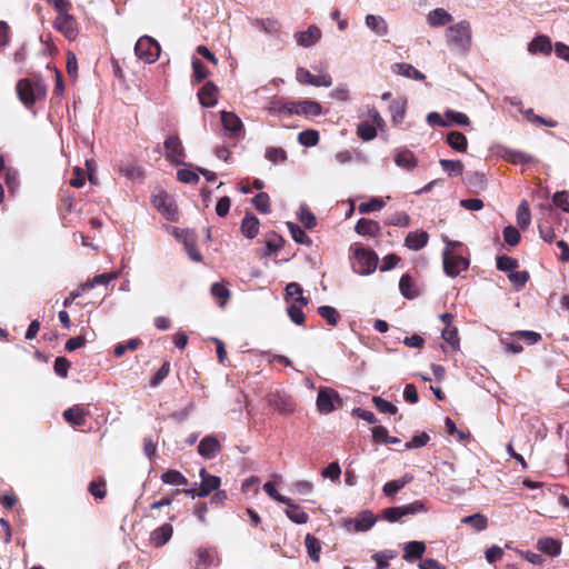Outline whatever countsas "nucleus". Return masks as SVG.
Segmentation results:
<instances>
[{
    "mask_svg": "<svg viewBox=\"0 0 569 569\" xmlns=\"http://www.w3.org/2000/svg\"><path fill=\"white\" fill-rule=\"evenodd\" d=\"M16 91L20 102L27 109H31L38 100L46 99L48 87L40 76L33 74L18 80Z\"/></svg>",
    "mask_w": 569,
    "mask_h": 569,
    "instance_id": "f257e3e1",
    "label": "nucleus"
},
{
    "mask_svg": "<svg viewBox=\"0 0 569 569\" xmlns=\"http://www.w3.org/2000/svg\"><path fill=\"white\" fill-rule=\"evenodd\" d=\"M447 43L459 52H467L471 47L472 33L470 23L466 20L450 26L446 30Z\"/></svg>",
    "mask_w": 569,
    "mask_h": 569,
    "instance_id": "f03ea898",
    "label": "nucleus"
},
{
    "mask_svg": "<svg viewBox=\"0 0 569 569\" xmlns=\"http://www.w3.org/2000/svg\"><path fill=\"white\" fill-rule=\"evenodd\" d=\"M355 261L352 263L353 271L359 274H370L378 266V256L375 251L366 249L357 243L351 246Z\"/></svg>",
    "mask_w": 569,
    "mask_h": 569,
    "instance_id": "7ed1b4c3",
    "label": "nucleus"
},
{
    "mask_svg": "<svg viewBox=\"0 0 569 569\" xmlns=\"http://www.w3.org/2000/svg\"><path fill=\"white\" fill-rule=\"evenodd\" d=\"M199 476L201 479L199 488H190V489H177L174 491V495H178L180 492H183L184 495L189 497H208L211 492L219 489L221 485V479L218 476L210 475L206 468H201L199 471Z\"/></svg>",
    "mask_w": 569,
    "mask_h": 569,
    "instance_id": "20e7f679",
    "label": "nucleus"
},
{
    "mask_svg": "<svg viewBox=\"0 0 569 569\" xmlns=\"http://www.w3.org/2000/svg\"><path fill=\"white\" fill-rule=\"evenodd\" d=\"M136 56L146 63H153L159 59L161 48L158 41L149 36H142L134 46Z\"/></svg>",
    "mask_w": 569,
    "mask_h": 569,
    "instance_id": "39448f33",
    "label": "nucleus"
},
{
    "mask_svg": "<svg viewBox=\"0 0 569 569\" xmlns=\"http://www.w3.org/2000/svg\"><path fill=\"white\" fill-rule=\"evenodd\" d=\"M151 203L167 220L178 221V207L167 191L159 190L154 193L151 197Z\"/></svg>",
    "mask_w": 569,
    "mask_h": 569,
    "instance_id": "423d86ee",
    "label": "nucleus"
},
{
    "mask_svg": "<svg viewBox=\"0 0 569 569\" xmlns=\"http://www.w3.org/2000/svg\"><path fill=\"white\" fill-rule=\"evenodd\" d=\"M426 511L425 503L416 500L410 505L390 507L382 510V518L389 522L399 521L402 517Z\"/></svg>",
    "mask_w": 569,
    "mask_h": 569,
    "instance_id": "0eeeda50",
    "label": "nucleus"
},
{
    "mask_svg": "<svg viewBox=\"0 0 569 569\" xmlns=\"http://www.w3.org/2000/svg\"><path fill=\"white\" fill-rule=\"evenodd\" d=\"M166 159L174 164H184L186 152L180 138L177 134L169 136L164 140Z\"/></svg>",
    "mask_w": 569,
    "mask_h": 569,
    "instance_id": "6e6552de",
    "label": "nucleus"
},
{
    "mask_svg": "<svg viewBox=\"0 0 569 569\" xmlns=\"http://www.w3.org/2000/svg\"><path fill=\"white\" fill-rule=\"evenodd\" d=\"M443 270L450 277L458 276L461 271L467 270L469 260L462 256L451 254L448 250L442 253Z\"/></svg>",
    "mask_w": 569,
    "mask_h": 569,
    "instance_id": "1a4fd4ad",
    "label": "nucleus"
},
{
    "mask_svg": "<svg viewBox=\"0 0 569 569\" xmlns=\"http://www.w3.org/2000/svg\"><path fill=\"white\" fill-rule=\"evenodd\" d=\"M335 401H340L339 393L332 388H320L317 396V408L321 413L332 412L335 407Z\"/></svg>",
    "mask_w": 569,
    "mask_h": 569,
    "instance_id": "9d476101",
    "label": "nucleus"
},
{
    "mask_svg": "<svg viewBox=\"0 0 569 569\" xmlns=\"http://www.w3.org/2000/svg\"><path fill=\"white\" fill-rule=\"evenodd\" d=\"M54 28L64 34L69 40H74L78 36L77 21L71 14H58L54 20Z\"/></svg>",
    "mask_w": 569,
    "mask_h": 569,
    "instance_id": "9b49d317",
    "label": "nucleus"
},
{
    "mask_svg": "<svg viewBox=\"0 0 569 569\" xmlns=\"http://www.w3.org/2000/svg\"><path fill=\"white\" fill-rule=\"evenodd\" d=\"M322 112V107L320 103L311 100L297 101L291 102L290 114L298 116H320Z\"/></svg>",
    "mask_w": 569,
    "mask_h": 569,
    "instance_id": "f8f14e48",
    "label": "nucleus"
},
{
    "mask_svg": "<svg viewBox=\"0 0 569 569\" xmlns=\"http://www.w3.org/2000/svg\"><path fill=\"white\" fill-rule=\"evenodd\" d=\"M221 123L231 138L238 137L243 130L242 121L234 112L222 111Z\"/></svg>",
    "mask_w": 569,
    "mask_h": 569,
    "instance_id": "ddd939ff",
    "label": "nucleus"
},
{
    "mask_svg": "<svg viewBox=\"0 0 569 569\" xmlns=\"http://www.w3.org/2000/svg\"><path fill=\"white\" fill-rule=\"evenodd\" d=\"M218 87L212 82H206L198 92V99L202 107L211 108L218 102Z\"/></svg>",
    "mask_w": 569,
    "mask_h": 569,
    "instance_id": "4468645a",
    "label": "nucleus"
},
{
    "mask_svg": "<svg viewBox=\"0 0 569 569\" xmlns=\"http://www.w3.org/2000/svg\"><path fill=\"white\" fill-rule=\"evenodd\" d=\"M221 450V445L214 436H206L198 445V452L206 459H212Z\"/></svg>",
    "mask_w": 569,
    "mask_h": 569,
    "instance_id": "2eb2a0df",
    "label": "nucleus"
},
{
    "mask_svg": "<svg viewBox=\"0 0 569 569\" xmlns=\"http://www.w3.org/2000/svg\"><path fill=\"white\" fill-rule=\"evenodd\" d=\"M266 248L259 251L260 257H270L277 254L278 251L283 247L284 239L274 231H271L264 237Z\"/></svg>",
    "mask_w": 569,
    "mask_h": 569,
    "instance_id": "dca6fc26",
    "label": "nucleus"
},
{
    "mask_svg": "<svg viewBox=\"0 0 569 569\" xmlns=\"http://www.w3.org/2000/svg\"><path fill=\"white\" fill-rule=\"evenodd\" d=\"M355 231L363 237L376 238L380 234L381 227L379 222L375 220L361 218L356 223Z\"/></svg>",
    "mask_w": 569,
    "mask_h": 569,
    "instance_id": "f3484780",
    "label": "nucleus"
},
{
    "mask_svg": "<svg viewBox=\"0 0 569 569\" xmlns=\"http://www.w3.org/2000/svg\"><path fill=\"white\" fill-rule=\"evenodd\" d=\"M89 411L81 406H73L63 411L64 420L72 426H83Z\"/></svg>",
    "mask_w": 569,
    "mask_h": 569,
    "instance_id": "a211bd4d",
    "label": "nucleus"
},
{
    "mask_svg": "<svg viewBox=\"0 0 569 569\" xmlns=\"http://www.w3.org/2000/svg\"><path fill=\"white\" fill-rule=\"evenodd\" d=\"M296 40L298 44L302 47H311L317 43L321 38V31L316 26H310L306 31L296 33Z\"/></svg>",
    "mask_w": 569,
    "mask_h": 569,
    "instance_id": "6ab92c4d",
    "label": "nucleus"
},
{
    "mask_svg": "<svg viewBox=\"0 0 569 569\" xmlns=\"http://www.w3.org/2000/svg\"><path fill=\"white\" fill-rule=\"evenodd\" d=\"M173 528L170 523H164L151 532L150 540L154 547L164 546L172 537Z\"/></svg>",
    "mask_w": 569,
    "mask_h": 569,
    "instance_id": "aec40b11",
    "label": "nucleus"
},
{
    "mask_svg": "<svg viewBox=\"0 0 569 569\" xmlns=\"http://www.w3.org/2000/svg\"><path fill=\"white\" fill-rule=\"evenodd\" d=\"M428 240H429V236L426 231H423V230L415 231V232H409L407 234V237L405 239V244L410 250L418 251L427 246Z\"/></svg>",
    "mask_w": 569,
    "mask_h": 569,
    "instance_id": "412c9836",
    "label": "nucleus"
},
{
    "mask_svg": "<svg viewBox=\"0 0 569 569\" xmlns=\"http://www.w3.org/2000/svg\"><path fill=\"white\" fill-rule=\"evenodd\" d=\"M218 552L216 548L212 547H201L197 551V568L198 569H208L213 565L214 559L217 558Z\"/></svg>",
    "mask_w": 569,
    "mask_h": 569,
    "instance_id": "4be33fe9",
    "label": "nucleus"
},
{
    "mask_svg": "<svg viewBox=\"0 0 569 569\" xmlns=\"http://www.w3.org/2000/svg\"><path fill=\"white\" fill-rule=\"evenodd\" d=\"M426 551V545L422 541H409L403 547V559L415 561L421 559Z\"/></svg>",
    "mask_w": 569,
    "mask_h": 569,
    "instance_id": "5701e85b",
    "label": "nucleus"
},
{
    "mask_svg": "<svg viewBox=\"0 0 569 569\" xmlns=\"http://www.w3.org/2000/svg\"><path fill=\"white\" fill-rule=\"evenodd\" d=\"M259 219L252 213H246L241 221V232L248 239H253L259 232Z\"/></svg>",
    "mask_w": 569,
    "mask_h": 569,
    "instance_id": "b1692460",
    "label": "nucleus"
},
{
    "mask_svg": "<svg viewBox=\"0 0 569 569\" xmlns=\"http://www.w3.org/2000/svg\"><path fill=\"white\" fill-rule=\"evenodd\" d=\"M366 26L379 37H383L389 32V26L381 16L368 14L366 17Z\"/></svg>",
    "mask_w": 569,
    "mask_h": 569,
    "instance_id": "393cba45",
    "label": "nucleus"
},
{
    "mask_svg": "<svg viewBox=\"0 0 569 569\" xmlns=\"http://www.w3.org/2000/svg\"><path fill=\"white\" fill-rule=\"evenodd\" d=\"M528 50L531 53L550 54L552 51V44L547 36H537L529 43Z\"/></svg>",
    "mask_w": 569,
    "mask_h": 569,
    "instance_id": "a878e982",
    "label": "nucleus"
},
{
    "mask_svg": "<svg viewBox=\"0 0 569 569\" xmlns=\"http://www.w3.org/2000/svg\"><path fill=\"white\" fill-rule=\"evenodd\" d=\"M428 23L431 27H442L452 21V17L442 8H437L429 12L427 17Z\"/></svg>",
    "mask_w": 569,
    "mask_h": 569,
    "instance_id": "bb28decb",
    "label": "nucleus"
},
{
    "mask_svg": "<svg viewBox=\"0 0 569 569\" xmlns=\"http://www.w3.org/2000/svg\"><path fill=\"white\" fill-rule=\"evenodd\" d=\"M307 553L313 562L320 561L321 541L311 533H307L305 538Z\"/></svg>",
    "mask_w": 569,
    "mask_h": 569,
    "instance_id": "cd10ccee",
    "label": "nucleus"
},
{
    "mask_svg": "<svg viewBox=\"0 0 569 569\" xmlns=\"http://www.w3.org/2000/svg\"><path fill=\"white\" fill-rule=\"evenodd\" d=\"M447 143L458 152H466L468 148L467 137L460 131H451L447 134Z\"/></svg>",
    "mask_w": 569,
    "mask_h": 569,
    "instance_id": "c85d7f7f",
    "label": "nucleus"
},
{
    "mask_svg": "<svg viewBox=\"0 0 569 569\" xmlns=\"http://www.w3.org/2000/svg\"><path fill=\"white\" fill-rule=\"evenodd\" d=\"M288 508L286 510V515L288 518L298 525H303L308 522L309 516L308 513L298 505H295L293 501L290 499L289 505H287Z\"/></svg>",
    "mask_w": 569,
    "mask_h": 569,
    "instance_id": "c756f323",
    "label": "nucleus"
},
{
    "mask_svg": "<svg viewBox=\"0 0 569 569\" xmlns=\"http://www.w3.org/2000/svg\"><path fill=\"white\" fill-rule=\"evenodd\" d=\"M537 548L539 551L549 556H558L561 551V543L553 538H542L538 540Z\"/></svg>",
    "mask_w": 569,
    "mask_h": 569,
    "instance_id": "7c9ffc66",
    "label": "nucleus"
},
{
    "mask_svg": "<svg viewBox=\"0 0 569 569\" xmlns=\"http://www.w3.org/2000/svg\"><path fill=\"white\" fill-rule=\"evenodd\" d=\"M413 477L411 475H405L401 479L391 480L387 482L382 491L388 497H393L398 491H400L407 483L412 481Z\"/></svg>",
    "mask_w": 569,
    "mask_h": 569,
    "instance_id": "2f4dec72",
    "label": "nucleus"
},
{
    "mask_svg": "<svg viewBox=\"0 0 569 569\" xmlns=\"http://www.w3.org/2000/svg\"><path fill=\"white\" fill-rule=\"evenodd\" d=\"M506 159L513 164H531L537 162L532 154L519 150L506 151Z\"/></svg>",
    "mask_w": 569,
    "mask_h": 569,
    "instance_id": "473e14b6",
    "label": "nucleus"
},
{
    "mask_svg": "<svg viewBox=\"0 0 569 569\" xmlns=\"http://www.w3.org/2000/svg\"><path fill=\"white\" fill-rule=\"evenodd\" d=\"M160 479L163 483L172 486H187L189 483L188 479L180 471L174 469L164 471Z\"/></svg>",
    "mask_w": 569,
    "mask_h": 569,
    "instance_id": "72a5a7b5",
    "label": "nucleus"
},
{
    "mask_svg": "<svg viewBox=\"0 0 569 569\" xmlns=\"http://www.w3.org/2000/svg\"><path fill=\"white\" fill-rule=\"evenodd\" d=\"M210 292L212 297L218 301L220 307H224L230 299V290L220 282H214L211 286Z\"/></svg>",
    "mask_w": 569,
    "mask_h": 569,
    "instance_id": "f704fd0d",
    "label": "nucleus"
},
{
    "mask_svg": "<svg viewBox=\"0 0 569 569\" xmlns=\"http://www.w3.org/2000/svg\"><path fill=\"white\" fill-rule=\"evenodd\" d=\"M377 521V518L376 516L369 511V510H366V511H362L358 515L357 519H356V530L357 531H367L369 530Z\"/></svg>",
    "mask_w": 569,
    "mask_h": 569,
    "instance_id": "c9c22d12",
    "label": "nucleus"
},
{
    "mask_svg": "<svg viewBox=\"0 0 569 569\" xmlns=\"http://www.w3.org/2000/svg\"><path fill=\"white\" fill-rule=\"evenodd\" d=\"M461 522L471 526L477 531H483L488 527V519L482 513L466 516L461 519Z\"/></svg>",
    "mask_w": 569,
    "mask_h": 569,
    "instance_id": "e433bc0d",
    "label": "nucleus"
},
{
    "mask_svg": "<svg viewBox=\"0 0 569 569\" xmlns=\"http://www.w3.org/2000/svg\"><path fill=\"white\" fill-rule=\"evenodd\" d=\"M88 491L96 500H102L107 496V482L103 478L93 480L88 486Z\"/></svg>",
    "mask_w": 569,
    "mask_h": 569,
    "instance_id": "4c0bfd02",
    "label": "nucleus"
},
{
    "mask_svg": "<svg viewBox=\"0 0 569 569\" xmlns=\"http://www.w3.org/2000/svg\"><path fill=\"white\" fill-rule=\"evenodd\" d=\"M264 157L273 164L283 163L288 159L287 151L280 147H268Z\"/></svg>",
    "mask_w": 569,
    "mask_h": 569,
    "instance_id": "58836bf2",
    "label": "nucleus"
},
{
    "mask_svg": "<svg viewBox=\"0 0 569 569\" xmlns=\"http://www.w3.org/2000/svg\"><path fill=\"white\" fill-rule=\"evenodd\" d=\"M531 222V213L529 209V204L526 200L521 201L517 209V223L521 229H526L529 227Z\"/></svg>",
    "mask_w": 569,
    "mask_h": 569,
    "instance_id": "ea45409f",
    "label": "nucleus"
},
{
    "mask_svg": "<svg viewBox=\"0 0 569 569\" xmlns=\"http://www.w3.org/2000/svg\"><path fill=\"white\" fill-rule=\"evenodd\" d=\"M440 166L449 176L459 177L463 173V163L460 160L441 159Z\"/></svg>",
    "mask_w": 569,
    "mask_h": 569,
    "instance_id": "a19ab883",
    "label": "nucleus"
},
{
    "mask_svg": "<svg viewBox=\"0 0 569 569\" xmlns=\"http://www.w3.org/2000/svg\"><path fill=\"white\" fill-rule=\"evenodd\" d=\"M395 162L405 169H412L417 166L415 154L409 150H402L397 153Z\"/></svg>",
    "mask_w": 569,
    "mask_h": 569,
    "instance_id": "79ce46f5",
    "label": "nucleus"
},
{
    "mask_svg": "<svg viewBox=\"0 0 569 569\" xmlns=\"http://www.w3.org/2000/svg\"><path fill=\"white\" fill-rule=\"evenodd\" d=\"M318 313L320 315V317L326 319L331 327H336L341 318L339 312L333 307L330 306L319 307Z\"/></svg>",
    "mask_w": 569,
    "mask_h": 569,
    "instance_id": "37998d69",
    "label": "nucleus"
},
{
    "mask_svg": "<svg viewBox=\"0 0 569 569\" xmlns=\"http://www.w3.org/2000/svg\"><path fill=\"white\" fill-rule=\"evenodd\" d=\"M287 227L291 233L292 239L301 244H310L311 239L309 236L305 232V230L299 227L298 224L293 222H287Z\"/></svg>",
    "mask_w": 569,
    "mask_h": 569,
    "instance_id": "c03bdc74",
    "label": "nucleus"
},
{
    "mask_svg": "<svg viewBox=\"0 0 569 569\" xmlns=\"http://www.w3.org/2000/svg\"><path fill=\"white\" fill-rule=\"evenodd\" d=\"M320 139L319 132L313 129H308L299 133L298 141L305 147H315Z\"/></svg>",
    "mask_w": 569,
    "mask_h": 569,
    "instance_id": "a18cd8bd",
    "label": "nucleus"
},
{
    "mask_svg": "<svg viewBox=\"0 0 569 569\" xmlns=\"http://www.w3.org/2000/svg\"><path fill=\"white\" fill-rule=\"evenodd\" d=\"M445 118H446L447 122H450V126L457 124V126L465 127V126L470 124V120H469L468 116L466 113H462L459 111L447 110L445 112Z\"/></svg>",
    "mask_w": 569,
    "mask_h": 569,
    "instance_id": "49530a36",
    "label": "nucleus"
},
{
    "mask_svg": "<svg viewBox=\"0 0 569 569\" xmlns=\"http://www.w3.org/2000/svg\"><path fill=\"white\" fill-rule=\"evenodd\" d=\"M113 278H116V274L113 273H101L94 276L91 280H88L87 282L82 283V290H91L96 286L99 284H108Z\"/></svg>",
    "mask_w": 569,
    "mask_h": 569,
    "instance_id": "de8ad7c7",
    "label": "nucleus"
},
{
    "mask_svg": "<svg viewBox=\"0 0 569 569\" xmlns=\"http://www.w3.org/2000/svg\"><path fill=\"white\" fill-rule=\"evenodd\" d=\"M300 222L307 229H313L317 226L316 216L309 210L307 206H301L298 213Z\"/></svg>",
    "mask_w": 569,
    "mask_h": 569,
    "instance_id": "09e8293b",
    "label": "nucleus"
},
{
    "mask_svg": "<svg viewBox=\"0 0 569 569\" xmlns=\"http://www.w3.org/2000/svg\"><path fill=\"white\" fill-rule=\"evenodd\" d=\"M518 268V260L509 256L497 257V269L505 272H512Z\"/></svg>",
    "mask_w": 569,
    "mask_h": 569,
    "instance_id": "8fccbe9b",
    "label": "nucleus"
},
{
    "mask_svg": "<svg viewBox=\"0 0 569 569\" xmlns=\"http://www.w3.org/2000/svg\"><path fill=\"white\" fill-rule=\"evenodd\" d=\"M398 73L416 80H423L426 77L418 69L409 63H397Z\"/></svg>",
    "mask_w": 569,
    "mask_h": 569,
    "instance_id": "3c124183",
    "label": "nucleus"
},
{
    "mask_svg": "<svg viewBox=\"0 0 569 569\" xmlns=\"http://www.w3.org/2000/svg\"><path fill=\"white\" fill-rule=\"evenodd\" d=\"M357 134L363 141H370L377 136V130L373 124L369 122H361L357 127Z\"/></svg>",
    "mask_w": 569,
    "mask_h": 569,
    "instance_id": "603ef678",
    "label": "nucleus"
},
{
    "mask_svg": "<svg viewBox=\"0 0 569 569\" xmlns=\"http://www.w3.org/2000/svg\"><path fill=\"white\" fill-rule=\"evenodd\" d=\"M441 337L453 349H459L460 339H459V336H458V329L456 327H445V329L441 332Z\"/></svg>",
    "mask_w": 569,
    "mask_h": 569,
    "instance_id": "864d4df0",
    "label": "nucleus"
},
{
    "mask_svg": "<svg viewBox=\"0 0 569 569\" xmlns=\"http://www.w3.org/2000/svg\"><path fill=\"white\" fill-rule=\"evenodd\" d=\"M372 402L377 410L381 413H389V415H396L398 411V408L392 405L391 402L385 400L383 398L379 396H375L372 398Z\"/></svg>",
    "mask_w": 569,
    "mask_h": 569,
    "instance_id": "5fc2aeb1",
    "label": "nucleus"
},
{
    "mask_svg": "<svg viewBox=\"0 0 569 569\" xmlns=\"http://www.w3.org/2000/svg\"><path fill=\"white\" fill-rule=\"evenodd\" d=\"M290 107H291V102H287L282 98H273L269 102L268 110L271 113L284 112L287 114H290Z\"/></svg>",
    "mask_w": 569,
    "mask_h": 569,
    "instance_id": "6e6d98bb",
    "label": "nucleus"
},
{
    "mask_svg": "<svg viewBox=\"0 0 569 569\" xmlns=\"http://www.w3.org/2000/svg\"><path fill=\"white\" fill-rule=\"evenodd\" d=\"M252 203L254 206V208L262 212V213H268L270 212V209H271V206H270V198L268 196V193L266 192H259L253 199H252Z\"/></svg>",
    "mask_w": 569,
    "mask_h": 569,
    "instance_id": "4d7b16f0",
    "label": "nucleus"
},
{
    "mask_svg": "<svg viewBox=\"0 0 569 569\" xmlns=\"http://www.w3.org/2000/svg\"><path fill=\"white\" fill-rule=\"evenodd\" d=\"M192 70H193V79H194L196 82L203 81L210 74L209 69L199 59H194L192 61Z\"/></svg>",
    "mask_w": 569,
    "mask_h": 569,
    "instance_id": "13d9d810",
    "label": "nucleus"
},
{
    "mask_svg": "<svg viewBox=\"0 0 569 569\" xmlns=\"http://www.w3.org/2000/svg\"><path fill=\"white\" fill-rule=\"evenodd\" d=\"M412 287H413L412 278L407 273L403 274L399 281V290H400L401 295L408 299L415 298L416 293L412 290Z\"/></svg>",
    "mask_w": 569,
    "mask_h": 569,
    "instance_id": "bf43d9fd",
    "label": "nucleus"
},
{
    "mask_svg": "<svg viewBox=\"0 0 569 569\" xmlns=\"http://www.w3.org/2000/svg\"><path fill=\"white\" fill-rule=\"evenodd\" d=\"M385 207V201L380 198H372L368 202H362L359 204L358 210L360 213H369L372 211H378Z\"/></svg>",
    "mask_w": 569,
    "mask_h": 569,
    "instance_id": "052dcab7",
    "label": "nucleus"
},
{
    "mask_svg": "<svg viewBox=\"0 0 569 569\" xmlns=\"http://www.w3.org/2000/svg\"><path fill=\"white\" fill-rule=\"evenodd\" d=\"M410 217L405 211H397L389 217L387 224L397 227H408L410 224Z\"/></svg>",
    "mask_w": 569,
    "mask_h": 569,
    "instance_id": "680f3d73",
    "label": "nucleus"
},
{
    "mask_svg": "<svg viewBox=\"0 0 569 569\" xmlns=\"http://www.w3.org/2000/svg\"><path fill=\"white\" fill-rule=\"evenodd\" d=\"M170 372V362L164 361L162 366L157 370L154 376L150 380L151 387H158L169 375Z\"/></svg>",
    "mask_w": 569,
    "mask_h": 569,
    "instance_id": "e2e57ef3",
    "label": "nucleus"
},
{
    "mask_svg": "<svg viewBox=\"0 0 569 569\" xmlns=\"http://www.w3.org/2000/svg\"><path fill=\"white\" fill-rule=\"evenodd\" d=\"M553 204L565 212H569V192L566 190L558 191L552 197Z\"/></svg>",
    "mask_w": 569,
    "mask_h": 569,
    "instance_id": "0e129e2a",
    "label": "nucleus"
},
{
    "mask_svg": "<svg viewBox=\"0 0 569 569\" xmlns=\"http://www.w3.org/2000/svg\"><path fill=\"white\" fill-rule=\"evenodd\" d=\"M389 109H390L393 122H401L403 120L405 114H406L405 102L396 100L390 104Z\"/></svg>",
    "mask_w": 569,
    "mask_h": 569,
    "instance_id": "69168bd1",
    "label": "nucleus"
},
{
    "mask_svg": "<svg viewBox=\"0 0 569 569\" xmlns=\"http://www.w3.org/2000/svg\"><path fill=\"white\" fill-rule=\"evenodd\" d=\"M520 238L521 237L517 228L508 226L503 229V239L509 246H517L520 242Z\"/></svg>",
    "mask_w": 569,
    "mask_h": 569,
    "instance_id": "338daca9",
    "label": "nucleus"
},
{
    "mask_svg": "<svg viewBox=\"0 0 569 569\" xmlns=\"http://www.w3.org/2000/svg\"><path fill=\"white\" fill-rule=\"evenodd\" d=\"M287 313L292 322L296 325H302L305 322V313L302 311V308L298 305L291 303L287 308Z\"/></svg>",
    "mask_w": 569,
    "mask_h": 569,
    "instance_id": "774afa93",
    "label": "nucleus"
}]
</instances>
